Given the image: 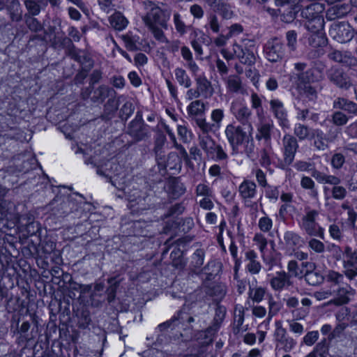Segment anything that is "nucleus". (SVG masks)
I'll use <instances>...</instances> for the list:
<instances>
[{"instance_id": "5", "label": "nucleus", "mask_w": 357, "mask_h": 357, "mask_svg": "<svg viewBox=\"0 0 357 357\" xmlns=\"http://www.w3.org/2000/svg\"><path fill=\"white\" fill-rule=\"evenodd\" d=\"M319 215L317 210L305 208V214L301 218L299 226L306 234L324 239V229L317 222Z\"/></svg>"}, {"instance_id": "39", "label": "nucleus", "mask_w": 357, "mask_h": 357, "mask_svg": "<svg viewBox=\"0 0 357 357\" xmlns=\"http://www.w3.org/2000/svg\"><path fill=\"white\" fill-rule=\"evenodd\" d=\"M284 240L287 245L289 247L299 248L303 244L301 236L293 231H286L284 234Z\"/></svg>"}, {"instance_id": "63", "label": "nucleus", "mask_w": 357, "mask_h": 357, "mask_svg": "<svg viewBox=\"0 0 357 357\" xmlns=\"http://www.w3.org/2000/svg\"><path fill=\"white\" fill-rule=\"evenodd\" d=\"M319 337V334L317 331H312L305 335L302 342L307 346H312L317 341Z\"/></svg>"}, {"instance_id": "4", "label": "nucleus", "mask_w": 357, "mask_h": 357, "mask_svg": "<svg viewBox=\"0 0 357 357\" xmlns=\"http://www.w3.org/2000/svg\"><path fill=\"white\" fill-rule=\"evenodd\" d=\"M324 5L318 2L312 3L302 10L301 16L307 20L305 26L307 30H317L324 27Z\"/></svg>"}, {"instance_id": "40", "label": "nucleus", "mask_w": 357, "mask_h": 357, "mask_svg": "<svg viewBox=\"0 0 357 357\" xmlns=\"http://www.w3.org/2000/svg\"><path fill=\"white\" fill-rule=\"evenodd\" d=\"M112 89L106 85H100L93 91L91 100L93 102H102L108 96Z\"/></svg>"}, {"instance_id": "17", "label": "nucleus", "mask_w": 357, "mask_h": 357, "mask_svg": "<svg viewBox=\"0 0 357 357\" xmlns=\"http://www.w3.org/2000/svg\"><path fill=\"white\" fill-rule=\"evenodd\" d=\"M328 76L330 81L340 88L347 89L351 85L349 77L340 69L332 68Z\"/></svg>"}, {"instance_id": "24", "label": "nucleus", "mask_w": 357, "mask_h": 357, "mask_svg": "<svg viewBox=\"0 0 357 357\" xmlns=\"http://www.w3.org/2000/svg\"><path fill=\"white\" fill-rule=\"evenodd\" d=\"M312 33L308 38V43L312 47H319L326 45L328 39L324 32V27L321 29L308 30Z\"/></svg>"}, {"instance_id": "15", "label": "nucleus", "mask_w": 357, "mask_h": 357, "mask_svg": "<svg viewBox=\"0 0 357 357\" xmlns=\"http://www.w3.org/2000/svg\"><path fill=\"white\" fill-rule=\"evenodd\" d=\"M296 90L297 95L295 102H298V105L314 102L317 98V91L312 85L298 86L296 87Z\"/></svg>"}, {"instance_id": "47", "label": "nucleus", "mask_w": 357, "mask_h": 357, "mask_svg": "<svg viewBox=\"0 0 357 357\" xmlns=\"http://www.w3.org/2000/svg\"><path fill=\"white\" fill-rule=\"evenodd\" d=\"M129 199V206L132 209L134 212H141L142 211L146 210L144 202L145 199L138 197L137 199H132L131 196L128 197Z\"/></svg>"}, {"instance_id": "3", "label": "nucleus", "mask_w": 357, "mask_h": 357, "mask_svg": "<svg viewBox=\"0 0 357 357\" xmlns=\"http://www.w3.org/2000/svg\"><path fill=\"white\" fill-rule=\"evenodd\" d=\"M151 8L142 17V20L149 31L153 33L155 40L159 42L167 41V38L162 29L167 28V20L164 11L158 6L149 3Z\"/></svg>"}, {"instance_id": "54", "label": "nucleus", "mask_w": 357, "mask_h": 357, "mask_svg": "<svg viewBox=\"0 0 357 357\" xmlns=\"http://www.w3.org/2000/svg\"><path fill=\"white\" fill-rule=\"evenodd\" d=\"M70 54L76 61L80 63L81 64L89 62V67L91 68L92 66V63L89 57L83 51L72 50Z\"/></svg>"}, {"instance_id": "46", "label": "nucleus", "mask_w": 357, "mask_h": 357, "mask_svg": "<svg viewBox=\"0 0 357 357\" xmlns=\"http://www.w3.org/2000/svg\"><path fill=\"white\" fill-rule=\"evenodd\" d=\"M315 138L314 140V146L319 151H325L328 149V145L326 142L324 132L321 130H315Z\"/></svg>"}, {"instance_id": "20", "label": "nucleus", "mask_w": 357, "mask_h": 357, "mask_svg": "<svg viewBox=\"0 0 357 357\" xmlns=\"http://www.w3.org/2000/svg\"><path fill=\"white\" fill-rule=\"evenodd\" d=\"M233 52L240 62L244 65L252 66L255 64L256 59L254 53L247 48H243L242 45L234 44Z\"/></svg>"}, {"instance_id": "55", "label": "nucleus", "mask_w": 357, "mask_h": 357, "mask_svg": "<svg viewBox=\"0 0 357 357\" xmlns=\"http://www.w3.org/2000/svg\"><path fill=\"white\" fill-rule=\"evenodd\" d=\"M135 107L130 101H126L120 109V118L122 120L127 121L133 114Z\"/></svg>"}, {"instance_id": "21", "label": "nucleus", "mask_w": 357, "mask_h": 357, "mask_svg": "<svg viewBox=\"0 0 357 357\" xmlns=\"http://www.w3.org/2000/svg\"><path fill=\"white\" fill-rule=\"evenodd\" d=\"M209 6L224 20H230L234 16L231 6L222 0H212Z\"/></svg>"}, {"instance_id": "14", "label": "nucleus", "mask_w": 357, "mask_h": 357, "mask_svg": "<svg viewBox=\"0 0 357 357\" xmlns=\"http://www.w3.org/2000/svg\"><path fill=\"white\" fill-rule=\"evenodd\" d=\"M271 289L275 291L281 292L284 289H287L293 285V281L289 275L284 271H280L270 279L269 281Z\"/></svg>"}, {"instance_id": "25", "label": "nucleus", "mask_w": 357, "mask_h": 357, "mask_svg": "<svg viewBox=\"0 0 357 357\" xmlns=\"http://www.w3.org/2000/svg\"><path fill=\"white\" fill-rule=\"evenodd\" d=\"M350 11L348 4H337L329 8L326 14V17L329 21H333L338 18H342Z\"/></svg>"}, {"instance_id": "38", "label": "nucleus", "mask_w": 357, "mask_h": 357, "mask_svg": "<svg viewBox=\"0 0 357 357\" xmlns=\"http://www.w3.org/2000/svg\"><path fill=\"white\" fill-rule=\"evenodd\" d=\"M110 24L116 30L121 31L128 26V21L121 13L116 12L110 17Z\"/></svg>"}, {"instance_id": "34", "label": "nucleus", "mask_w": 357, "mask_h": 357, "mask_svg": "<svg viewBox=\"0 0 357 357\" xmlns=\"http://www.w3.org/2000/svg\"><path fill=\"white\" fill-rule=\"evenodd\" d=\"M174 72L175 79L180 86L186 89H189L191 86L192 80L185 69L176 67Z\"/></svg>"}, {"instance_id": "10", "label": "nucleus", "mask_w": 357, "mask_h": 357, "mask_svg": "<svg viewBox=\"0 0 357 357\" xmlns=\"http://www.w3.org/2000/svg\"><path fill=\"white\" fill-rule=\"evenodd\" d=\"M229 112L241 124L252 125V112L243 100H234L230 104Z\"/></svg>"}, {"instance_id": "13", "label": "nucleus", "mask_w": 357, "mask_h": 357, "mask_svg": "<svg viewBox=\"0 0 357 357\" xmlns=\"http://www.w3.org/2000/svg\"><path fill=\"white\" fill-rule=\"evenodd\" d=\"M269 104L270 109L274 116L278 120L280 126L282 129H289V122L284 103L278 98H273L270 100Z\"/></svg>"}, {"instance_id": "23", "label": "nucleus", "mask_w": 357, "mask_h": 357, "mask_svg": "<svg viewBox=\"0 0 357 357\" xmlns=\"http://www.w3.org/2000/svg\"><path fill=\"white\" fill-rule=\"evenodd\" d=\"M166 191L169 196L172 199H177L183 195L185 192V187L178 178L169 180L166 186Z\"/></svg>"}, {"instance_id": "45", "label": "nucleus", "mask_w": 357, "mask_h": 357, "mask_svg": "<svg viewBox=\"0 0 357 357\" xmlns=\"http://www.w3.org/2000/svg\"><path fill=\"white\" fill-rule=\"evenodd\" d=\"M329 345L326 339L317 344L312 351L317 357H327L328 355Z\"/></svg>"}, {"instance_id": "44", "label": "nucleus", "mask_w": 357, "mask_h": 357, "mask_svg": "<svg viewBox=\"0 0 357 357\" xmlns=\"http://www.w3.org/2000/svg\"><path fill=\"white\" fill-rule=\"evenodd\" d=\"M245 319V315H244V308L243 307H240L238 309L235 310V328H234V333H238L241 331H244L246 330L243 327V322Z\"/></svg>"}, {"instance_id": "64", "label": "nucleus", "mask_w": 357, "mask_h": 357, "mask_svg": "<svg viewBox=\"0 0 357 357\" xmlns=\"http://www.w3.org/2000/svg\"><path fill=\"white\" fill-rule=\"evenodd\" d=\"M308 247L318 254L323 253L325 250L324 243L317 238H311L308 241Z\"/></svg>"}, {"instance_id": "9", "label": "nucleus", "mask_w": 357, "mask_h": 357, "mask_svg": "<svg viewBox=\"0 0 357 357\" xmlns=\"http://www.w3.org/2000/svg\"><path fill=\"white\" fill-rule=\"evenodd\" d=\"M275 326L273 336L276 349L284 353L291 352L296 347V340L288 333L280 321H275Z\"/></svg>"}, {"instance_id": "28", "label": "nucleus", "mask_w": 357, "mask_h": 357, "mask_svg": "<svg viewBox=\"0 0 357 357\" xmlns=\"http://www.w3.org/2000/svg\"><path fill=\"white\" fill-rule=\"evenodd\" d=\"M311 176L319 183L322 184H337L341 183V179L335 176L326 174L324 172H320L316 169H313Z\"/></svg>"}, {"instance_id": "18", "label": "nucleus", "mask_w": 357, "mask_h": 357, "mask_svg": "<svg viewBox=\"0 0 357 357\" xmlns=\"http://www.w3.org/2000/svg\"><path fill=\"white\" fill-rule=\"evenodd\" d=\"M195 80L196 88L202 97L209 98L213 96L214 89L211 82L207 79L205 75L202 74L197 75Z\"/></svg>"}, {"instance_id": "35", "label": "nucleus", "mask_w": 357, "mask_h": 357, "mask_svg": "<svg viewBox=\"0 0 357 357\" xmlns=\"http://www.w3.org/2000/svg\"><path fill=\"white\" fill-rule=\"evenodd\" d=\"M305 281L311 286H318L324 281V277L315 270L311 271H305L303 275Z\"/></svg>"}, {"instance_id": "56", "label": "nucleus", "mask_w": 357, "mask_h": 357, "mask_svg": "<svg viewBox=\"0 0 357 357\" xmlns=\"http://www.w3.org/2000/svg\"><path fill=\"white\" fill-rule=\"evenodd\" d=\"M345 163V156L342 153H335L331 160V165L333 169H340Z\"/></svg>"}, {"instance_id": "7", "label": "nucleus", "mask_w": 357, "mask_h": 357, "mask_svg": "<svg viewBox=\"0 0 357 357\" xmlns=\"http://www.w3.org/2000/svg\"><path fill=\"white\" fill-rule=\"evenodd\" d=\"M299 145L298 139L292 135L285 134L282 139L281 151L282 160L279 162L278 167L282 169H287L293 163Z\"/></svg>"}, {"instance_id": "29", "label": "nucleus", "mask_w": 357, "mask_h": 357, "mask_svg": "<svg viewBox=\"0 0 357 357\" xmlns=\"http://www.w3.org/2000/svg\"><path fill=\"white\" fill-rule=\"evenodd\" d=\"M268 316L266 319L264 321L266 326L269 325L270 321L276 316L282 308V303L276 301L272 295H270L268 298Z\"/></svg>"}, {"instance_id": "37", "label": "nucleus", "mask_w": 357, "mask_h": 357, "mask_svg": "<svg viewBox=\"0 0 357 357\" xmlns=\"http://www.w3.org/2000/svg\"><path fill=\"white\" fill-rule=\"evenodd\" d=\"M301 186L303 189L308 190L309 195L312 198L318 197V190L315 182L307 176H303L301 179Z\"/></svg>"}, {"instance_id": "53", "label": "nucleus", "mask_w": 357, "mask_h": 357, "mask_svg": "<svg viewBox=\"0 0 357 357\" xmlns=\"http://www.w3.org/2000/svg\"><path fill=\"white\" fill-rule=\"evenodd\" d=\"M114 280V278H109L107 280V282L109 284H110V286L107 289V300L109 303H112L116 298V289L119 284V282H115L113 283Z\"/></svg>"}, {"instance_id": "19", "label": "nucleus", "mask_w": 357, "mask_h": 357, "mask_svg": "<svg viewBox=\"0 0 357 357\" xmlns=\"http://www.w3.org/2000/svg\"><path fill=\"white\" fill-rule=\"evenodd\" d=\"M238 191L241 199L247 202L255 197L257 192V185L252 181L245 179L239 185Z\"/></svg>"}, {"instance_id": "27", "label": "nucleus", "mask_w": 357, "mask_h": 357, "mask_svg": "<svg viewBox=\"0 0 357 357\" xmlns=\"http://www.w3.org/2000/svg\"><path fill=\"white\" fill-rule=\"evenodd\" d=\"M342 256L344 268H354L357 265V250H354L350 246L347 245L344 248Z\"/></svg>"}, {"instance_id": "26", "label": "nucleus", "mask_w": 357, "mask_h": 357, "mask_svg": "<svg viewBox=\"0 0 357 357\" xmlns=\"http://www.w3.org/2000/svg\"><path fill=\"white\" fill-rule=\"evenodd\" d=\"M225 82L228 91L242 94L244 93L242 80L238 75H229L225 79Z\"/></svg>"}, {"instance_id": "11", "label": "nucleus", "mask_w": 357, "mask_h": 357, "mask_svg": "<svg viewBox=\"0 0 357 357\" xmlns=\"http://www.w3.org/2000/svg\"><path fill=\"white\" fill-rule=\"evenodd\" d=\"M330 36L340 43L349 42L354 38V33L351 27L347 23L342 22L333 23L329 29Z\"/></svg>"}, {"instance_id": "49", "label": "nucleus", "mask_w": 357, "mask_h": 357, "mask_svg": "<svg viewBox=\"0 0 357 357\" xmlns=\"http://www.w3.org/2000/svg\"><path fill=\"white\" fill-rule=\"evenodd\" d=\"M340 183L331 184L333 185V188L331 190V196L334 199L336 200H342L346 197L347 195L346 188L342 185H340Z\"/></svg>"}, {"instance_id": "12", "label": "nucleus", "mask_w": 357, "mask_h": 357, "mask_svg": "<svg viewBox=\"0 0 357 357\" xmlns=\"http://www.w3.org/2000/svg\"><path fill=\"white\" fill-rule=\"evenodd\" d=\"M264 52L266 58L271 62L281 61L284 56V47L283 43L278 38H273L268 41Z\"/></svg>"}, {"instance_id": "52", "label": "nucleus", "mask_w": 357, "mask_h": 357, "mask_svg": "<svg viewBox=\"0 0 357 357\" xmlns=\"http://www.w3.org/2000/svg\"><path fill=\"white\" fill-rule=\"evenodd\" d=\"M287 268L288 271L287 273L290 275V278L291 277L303 278V273L299 270L298 262L296 260H290Z\"/></svg>"}, {"instance_id": "62", "label": "nucleus", "mask_w": 357, "mask_h": 357, "mask_svg": "<svg viewBox=\"0 0 357 357\" xmlns=\"http://www.w3.org/2000/svg\"><path fill=\"white\" fill-rule=\"evenodd\" d=\"M251 107L259 114V112H262V100L256 92H252L250 95Z\"/></svg>"}, {"instance_id": "6", "label": "nucleus", "mask_w": 357, "mask_h": 357, "mask_svg": "<svg viewBox=\"0 0 357 357\" xmlns=\"http://www.w3.org/2000/svg\"><path fill=\"white\" fill-rule=\"evenodd\" d=\"M206 105L201 100L192 101L187 107V112L195 122L199 132L206 133L213 130V126L206 121L205 115Z\"/></svg>"}, {"instance_id": "16", "label": "nucleus", "mask_w": 357, "mask_h": 357, "mask_svg": "<svg viewBox=\"0 0 357 357\" xmlns=\"http://www.w3.org/2000/svg\"><path fill=\"white\" fill-rule=\"evenodd\" d=\"M245 270L251 275H257L260 273L262 265L258 260L257 253L253 250L248 249L245 252Z\"/></svg>"}, {"instance_id": "30", "label": "nucleus", "mask_w": 357, "mask_h": 357, "mask_svg": "<svg viewBox=\"0 0 357 357\" xmlns=\"http://www.w3.org/2000/svg\"><path fill=\"white\" fill-rule=\"evenodd\" d=\"M335 109H342L348 113L357 114V104L344 98H337L333 102Z\"/></svg>"}, {"instance_id": "48", "label": "nucleus", "mask_w": 357, "mask_h": 357, "mask_svg": "<svg viewBox=\"0 0 357 357\" xmlns=\"http://www.w3.org/2000/svg\"><path fill=\"white\" fill-rule=\"evenodd\" d=\"M204 252L202 249L197 250L192 256L191 265L195 268L194 272L197 273L196 269H199L204 264Z\"/></svg>"}, {"instance_id": "59", "label": "nucleus", "mask_w": 357, "mask_h": 357, "mask_svg": "<svg viewBox=\"0 0 357 357\" xmlns=\"http://www.w3.org/2000/svg\"><path fill=\"white\" fill-rule=\"evenodd\" d=\"M253 241L257 244L261 254H264L266 249L268 241L266 238L261 233H256Z\"/></svg>"}, {"instance_id": "22", "label": "nucleus", "mask_w": 357, "mask_h": 357, "mask_svg": "<svg viewBox=\"0 0 357 357\" xmlns=\"http://www.w3.org/2000/svg\"><path fill=\"white\" fill-rule=\"evenodd\" d=\"M335 292L336 298L331 301L330 303L336 305H342L349 302V296L354 295L355 290L349 284H345L342 287H340Z\"/></svg>"}, {"instance_id": "57", "label": "nucleus", "mask_w": 357, "mask_h": 357, "mask_svg": "<svg viewBox=\"0 0 357 357\" xmlns=\"http://www.w3.org/2000/svg\"><path fill=\"white\" fill-rule=\"evenodd\" d=\"M208 22L206 25V28L208 27L210 30L214 33H218L220 30V25L219 20L216 15L211 14L208 17Z\"/></svg>"}, {"instance_id": "42", "label": "nucleus", "mask_w": 357, "mask_h": 357, "mask_svg": "<svg viewBox=\"0 0 357 357\" xmlns=\"http://www.w3.org/2000/svg\"><path fill=\"white\" fill-rule=\"evenodd\" d=\"M224 118L225 111L223 109L218 108L213 109L211 113V120L213 123H211V126H213V128H220Z\"/></svg>"}, {"instance_id": "61", "label": "nucleus", "mask_w": 357, "mask_h": 357, "mask_svg": "<svg viewBox=\"0 0 357 357\" xmlns=\"http://www.w3.org/2000/svg\"><path fill=\"white\" fill-rule=\"evenodd\" d=\"M326 280L334 284L340 285L343 283L344 276L335 271H329L326 275Z\"/></svg>"}, {"instance_id": "51", "label": "nucleus", "mask_w": 357, "mask_h": 357, "mask_svg": "<svg viewBox=\"0 0 357 357\" xmlns=\"http://www.w3.org/2000/svg\"><path fill=\"white\" fill-rule=\"evenodd\" d=\"M262 212L265 214V215L259 218L258 227L262 232L268 233L273 228V220L266 214L264 211H262Z\"/></svg>"}, {"instance_id": "43", "label": "nucleus", "mask_w": 357, "mask_h": 357, "mask_svg": "<svg viewBox=\"0 0 357 357\" xmlns=\"http://www.w3.org/2000/svg\"><path fill=\"white\" fill-rule=\"evenodd\" d=\"M128 133L137 141L141 140L143 137L141 123L135 120L132 121L129 124Z\"/></svg>"}, {"instance_id": "8", "label": "nucleus", "mask_w": 357, "mask_h": 357, "mask_svg": "<svg viewBox=\"0 0 357 357\" xmlns=\"http://www.w3.org/2000/svg\"><path fill=\"white\" fill-rule=\"evenodd\" d=\"M307 67V63L303 62H298L294 63V69L297 73H293L291 75L290 80L296 87L298 86H307L311 85V82H314L319 80V77L317 75V68H312L307 70H305Z\"/></svg>"}, {"instance_id": "58", "label": "nucleus", "mask_w": 357, "mask_h": 357, "mask_svg": "<svg viewBox=\"0 0 357 357\" xmlns=\"http://www.w3.org/2000/svg\"><path fill=\"white\" fill-rule=\"evenodd\" d=\"M287 45L291 51H295L297 47V33L295 31H288L286 33Z\"/></svg>"}, {"instance_id": "41", "label": "nucleus", "mask_w": 357, "mask_h": 357, "mask_svg": "<svg viewBox=\"0 0 357 357\" xmlns=\"http://www.w3.org/2000/svg\"><path fill=\"white\" fill-rule=\"evenodd\" d=\"M294 136L299 141H303L310 137V130L308 126L298 123L294 128Z\"/></svg>"}, {"instance_id": "36", "label": "nucleus", "mask_w": 357, "mask_h": 357, "mask_svg": "<svg viewBox=\"0 0 357 357\" xmlns=\"http://www.w3.org/2000/svg\"><path fill=\"white\" fill-rule=\"evenodd\" d=\"M266 291V288L264 287H250L248 292V298L253 303H259L264 300Z\"/></svg>"}, {"instance_id": "1", "label": "nucleus", "mask_w": 357, "mask_h": 357, "mask_svg": "<svg viewBox=\"0 0 357 357\" xmlns=\"http://www.w3.org/2000/svg\"><path fill=\"white\" fill-rule=\"evenodd\" d=\"M209 133L198 132V143L208 158L221 162V165L213 164L208 169V174L215 177L216 181L222 179L229 173V155L222 146L217 143Z\"/></svg>"}, {"instance_id": "50", "label": "nucleus", "mask_w": 357, "mask_h": 357, "mask_svg": "<svg viewBox=\"0 0 357 357\" xmlns=\"http://www.w3.org/2000/svg\"><path fill=\"white\" fill-rule=\"evenodd\" d=\"M174 24L176 31L181 35L183 36L190 28V26H188L185 25L184 22L182 20L181 15L178 13L174 14Z\"/></svg>"}, {"instance_id": "32", "label": "nucleus", "mask_w": 357, "mask_h": 357, "mask_svg": "<svg viewBox=\"0 0 357 357\" xmlns=\"http://www.w3.org/2000/svg\"><path fill=\"white\" fill-rule=\"evenodd\" d=\"M273 128V123L268 121L260 122L257 126V133L256 135L257 139L261 140L264 139L266 141L270 140Z\"/></svg>"}, {"instance_id": "33", "label": "nucleus", "mask_w": 357, "mask_h": 357, "mask_svg": "<svg viewBox=\"0 0 357 357\" xmlns=\"http://www.w3.org/2000/svg\"><path fill=\"white\" fill-rule=\"evenodd\" d=\"M6 6L13 21L21 20L22 10L18 0H6Z\"/></svg>"}, {"instance_id": "31", "label": "nucleus", "mask_w": 357, "mask_h": 357, "mask_svg": "<svg viewBox=\"0 0 357 357\" xmlns=\"http://www.w3.org/2000/svg\"><path fill=\"white\" fill-rule=\"evenodd\" d=\"M119 100L109 98L104 105L103 112L101 117L103 120H110L115 114L119 108Z\"/></svg>"}, {"instance_id": "2", "label": "nucleus", "mask_w": 357, "mask_h": 357, "mask_svg": "<svg viewBox=\"0 0 357 357\" xmlns=\"http://www.w3.org/2000/svg\"><path fill=\"white\" fill-rule=\"evenodd\" d=\"M252 132V125H249L246 128L234 123H229L226 126L224 132L231 148L233 155L238 153V147L242 144H245V152L247 154L254 151Z\"/></svg>"}, {"instance_id": "60", "label": "nucleus", "mask_w": 357, "mask_h": 357, "mask_svg": "<svg viewBox=\"0 0 357 357\" xmlns=\"http://www.w3.org/2000/svg\"><path fill=\"white\" fill-rule=\"evenodd\" d=\"M195 193L197 196L202 197H213V190L205 183H199L197 185Z\"/></svg>"}]
</instances>
